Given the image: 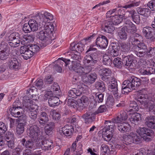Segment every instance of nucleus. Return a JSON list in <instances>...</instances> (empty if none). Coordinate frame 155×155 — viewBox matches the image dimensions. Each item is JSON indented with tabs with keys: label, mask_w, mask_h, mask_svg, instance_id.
Returning a JSON list of instances; mask_svg holds the SVG:
<instances>
[{
	"label": "nucleus",
	"mask_w": 155,
	"mask_h": 155,
	"mask_svg": "<svg viewBox=\"0 0 155 155\" xmlns=\"http://www.w3.org/2000/svg\"><path fill=\"white\" fill-rule=\"evenodd\" d=\"M131 134L133 143L137 144L142 142V138L140 136V135H138L135 133H131Z\"/></svg>",
	"instance_id": "42"
},
{
	"label": "nucleus",
	"mask_w": 155,
	"mask_h": 155,
	"mask_svg": "<svg viewBox=\"0 0 155 155\" xmlns=\"http://www.w3.org/2000/svg\"><path fill=\"white\" fill-rule=\"evenodd\" d=\"M49 120L48 116L47 114L45 112H42L38 119V121L39 122L41 125L44 126Z\"/></svg>",
	"instance_id": "29"
},
{
	"label": "nucleus",
	"mask_w": 155,
	"mask_h": 155,
	"mask_svg": "<svg viewBox=\"0 0 155 155\" xmlns=\"http://www.w3.org/2000/svg\"><path fill=\"white\" fill-rule=\"evenodd\" d=\"M7 50L8 51H10L8 46V44L4 41H2L0 44V51H6Z\"/></svg>",
	"instance_id": "55"
},
{
	"label": "nucleus",
	"mask_w": 155,
	"mask_h": 155,
	"mask_svg": "<svg viewBox=\"0 0 155 155\" xmlns=\"http://www.w3.org/2000/svg\"><path fill=\"white\" fill-rule=\"evenodd\" d=\"M117 129L122 133H126L129 132L130 130V126L129 124L124 123H117Z\"/></svg>",
	"instance_id": "27"
},
{
	"label": "nucleus",
	"mask_w": 155,
	"mask_h": 155,
	"mask_svg": "<svg viewBox=\"0 0 155 155\" xmlns=\"http://www.w3.org/2000/svg\"><path fill=\"white\" fill-rule=\"evenodd\" d=\"M104 94L102 93H96L94 97V101L95 102L93 104V107H96L98 104L101 103L104 100Z\"/></svg>",
	"instance_id": "32"
},
{
	"label": "nucleus",
	"mask_w": 155,
	"mask_h": 155,
	"mask_svg": "<svg viewBox=\"0 0 155 155\" xmlns=\"http://www.w3.org/2000/svg\"><path fill=\"white\" fill-rule=\"evenodd\" d=\"M126 31L128 33L130 34L129 39V42L130 43V39L132 35H134V37L136 38H137V34L135 33L137 31L136 27L134 24L129 26H124L123 27Z\"/></svg>",
	"instance_id": "21"
},
{
	"label": "nucleus",
	"mask_w": 155,
	"mask_h": 155,
	"mask_svg": "<svg viewBox=\"0 0 155 155\" xmlns=\"http://www.w3.org/2000/svg\"><path fill=\"white\" fill-rule=\"evenodd\" d=\"M120 47L122 50L124 52L128 51L130 49V46L127 43H121L120 44Z\"/></svg>",
	"instance_id": "56"
},
{
	"label": "nucleus",
	"mask_w": 155,
	"mask_h": 155,
	"mask_svg": "<svg viewBox=\"0 0 155 155\" xmlns=\"http://www.w3.org/2000/svg\"><path fill=\"white\" fill-rule=\"evenodd\" d=\"M96 115V114L95 112H88L84 114L82 117L84 119L85 123L86 124H89L91 123L95 120Z\"/></svg>",
	"instance_id": "20"
},
{
	"label": "nucleus",
	"mask_w": 155,
	"mask_h": 155,
	"mask_svg": "<svg viewBox=\"0 0 155 155\" xmlns=\"http://www.w3.org/2000/svg\"><path fill=\"white\" fill-rule=\"evenodd\" d=\"M140 79L134 76H130L127 80L124 81L123 83L122 93L123 94H127L132 90H135L141 84Z\"/></svg>",
	"instance_id": "4"
},
{
	"label": "nucleus",
	"mask_w": 155,
	"mask_h": 155,
	"mask_svg": "<svg viewBox=\"0 0 155 155\" xmlns=\"http://www.w3.org/2000/svg\"><path fill=\"white\" fill-rule=\"evenodd\" d=\"M59 89L60 87L58 84L56 83H54L51 86V91L49 92H48L47 94H48V93H49L50 94H53V91L54 94H55L57 95H59V94L58 93L59 92Z\"/></svg>",
	"instance_id": "38"
},
{
	"label": "nucleus",
	"mask_w": 155,
	"mask_h": 155,
	"mask_svg": "<svg viewBox=\"0 0 155 155\" xmlns=\"http://www.w3.org/2000/svg\"><path fill=\"white\" fill-rule=\"evenodd\" d=\"M50 114L53 120H58L60 119L61 115L56 110H51Z\"/></svg>",
	"instance_id": "45"
},
{
	"label": "nucleus",
	"mask_w": 155,
	"mask_h": 155,
	"mask_svg": "<svg viewBox=\"0 0 155 155\" xmlns=\"http://www.w3.org/2000/svg\"><path fill=\"white\" fill-rule=\"evenodd\" d=\"M36 145L38 148H41L45 150H49L53 148L52 142L51 140H46L42 136H40L38 139L36 140Z\"/></svg>",
	"instance_id": "9"
},
{
	"label": "nucleus",
	"mask_w": 155,
	"mask_h": 155,
	"mask_svg": "<svg viewBox=\"0 0 155 155\" xmlns=\"http://www.w3.org/2000/svg\"><path fill=\"white\" fill-rule=\"evenodd\" d=\"M130 38V43L132 45H138L139 51L142 52V53H145L147 50V47L146 44L143 42H141L137 38H135L134 37V35H132Z\"/></svg>",
	"instance_id": "11"
},
{
	"label": "nucleus",
	"mask_w": 155,
	"mask_h": 155,
	"mask_svg": "<svg viewBox=\"0 0 155 155\" xmlns=\"http://www.w3.org/2000/svg\"><path fill=\"white\" fill-rule=\"evenodd\" d=\"M4 138L5 140H15V135L13 131H8L5 134Z\"/></svg>",
	"instance_id": "48"
},
{
	"label": "nucleus",
	"mask_w": 155,
	"mask_h": 155,
	"mask_svg": "<svg viewBox=\"0 0 155 155\" xmlns=\"http://www.w3.org/2000/svg\"><path fill=\"white\" fill-rule=\"evenodd\" d=\"M147 6L151 10L155 11V1H150L147 4Z\"/></svg>",
	"instance_id": "64"
},
{
	"label": "nucleus",
	"mask_w": 155,
	"mask_h": 155,
	"mask_svg": "<svg viewBox=\"0 0 155 155\" xmlns=\"http://www.w3.org/2000/svg\"><path fill=\"white\" fill-rule=\"evenodd\" d=\"M137 101L143 105L147 111L153 114L155 109L154 102L153 101L148 99L147 94H142L139 96L137 99Z\"/></svg>",
	"instance_id": "5"
},
{
	"label": "nucleus",
	"mask_w": 155,
	"mask_h": 155,
	"mask_svg": "<svg viewBox=\"0 0 155 155\" xmlns=\"http://www.w3.org/2000/svg\"><path fill=\"white\" fill-rule=\"evenodd\" d=\"M145 124L148 127L155 129V116H150L147 117Z\"/></svg>",
	"instance_id": "30"
},
{
	"label": "nucleus",
	"mask_w": 155,
	"mask_h": 155,
	"mask_svg": "<svg viewBox=\"0 0 155 155\" xmlns=\"http://www.w3.org/2000/svg\"><path fill=\"white\" fill-rule=\"evenodd\" d=\"M40 47L36 44L29 45L26 46L25 45L23 46H21L20 48V51L23 50V51H25L24 54H27L28 53H29L30 55H31V53L33 54L38 51L40 49Z\"/></svg>",
	"instance_id": "10"
},
{
	"label": "nucleus",
	"mask_w": 155,
	"mask_h": 155,
	"mask_svg": "<svg viewBox=\"0 0 155 155\" xmlns=\"http://www.w3.org/2000/svg\"><path fill=\"white\" fill-rule=\"evenodd\" d=\"M131 133L129 135L127 136L124 139L123 143L126 145H129L133 143L132 137H131Z\"/></svg>",
	"instance_id": "51"
},
{
	"label": "nucleus",
	"mask_w": 155,
	"mask_h": 155,
	"mask_svg": "<svg viewBox=\"0 0 155 155\" xmlns=\"http://www.w3.org/2000/svg\"><path fill=\"white\" fill-rule=\"evenodd\" d=\"M21 64L17 59H13L10 61L8 64L10 69L15 70H18L21 68Z\"/></svg>",
	"instance_id": "25"
},
{
	"label": "nucleus",
	"mask_w": 155,
	"mask_h": 155,
	"mask_svg": "<svg viewBox=\"0 0 155 155\" xmlns=\"http://www.w3.org/2000/svg\"><path fill=\"white\" fill-rule=\"evenodd\" d=\"M7 126L3 122H0V134H2L7 130Z\"/></svg>",
	"instance_id": "57"
},
{
	"label": "nucleus",
	"mask_w": 155,
	"mask_h": 155,
	"mask_svg": "<svg viewBox=\"0 0 155 155\" xmlns=\"http://www.w3.org/2000/svg\"><path fill=\"white\" fill-rule=\"evenodd\" d=\"M83 75L81 78L83 82L87 84H93L95 82L97 78V75L95 73H91L90 74H82Z\"/></svg>",
	"instance_id": "12"
},
{
	"label": "nucleus",
	"mask_w": 155,
	"mask_h": 155,
	"mask_svg": "<svg viewBox=\"0 0 155 155\" xmlns=\"http://www.w3.org/2000/svg\"><path fill=\"white\" fill-rule=\"evenodd\" d=\"M60 100L59 98L56 97H52L49 98L48 103L51 107H54L59 105Z\"/></svg>",
	"instance_id": "36"
},
{
	"label": "nucleus",
	"mask_w": 155,
	"mask_h": 155,
	"mask_svg": "<svg viewBox=\"0 0 155 155\" xmlns=\"http://www.w3.org/2000/svg\"><path fill=\"white\" fill-rule=\"evenodd\" d=\"M77 92V90L74 88L70 90L68 92V97L73 98H76L77 96L79 95Z\"/></svg>",
	"instance_id": "53"
},
{
	"label": "nucleus",
	"mask_w": 155,
	"mask_h": 155,
	"mask_svg": "<svg viewBox=\"0 0 155 155\" xmlns=\"http://www.w3.org/2000/svg\"><path fill=\"white\" fill-rule=\"evenodd\" d=\"M31 28V27L28 22V23H25L23 25L22 30L25 33H28L32 31Z\"/></svg>",
	"instance_id": "58"
},
{
	"label": "nucleus",
	"mask_w": 155,
	"mask_h": 155,
	"mask_svg": "<svg viewBox=\"0 0 155 155\" xmlns=\"http://www.w3.org/2000/svg\"><path fill=\"white\" fill-rule=\"evenodd\" d=\"M96 44L100 48H105L107 45L108 40L105 36L100 35L97 38Z\"/></svg>",
	"instance_id": "19"
},
{
	"label": "nucleus",
	"mask_w": 155,
	"mask_h": 155,
	"mask_svg": "<svg viewBox=\"0 0 155 155\" xmlns=\"http://www.w3.org/2000/svg\"><path fill=\"white\" fill-rule=\"evenodd\" d=\"M152 30V28L149 26L144 27L143 28V32L145 35V36L146 37L148 34L150 33Z\"/></svg>",
	"instance_id": "60"
},
{
	"label": "nucleus",
	"mask_w": 155,
	"mask_h": 155,
	"mask_svg": "<svg viewBox=\"0 0 155 155\" xmlns=\"http://www.w3.org/2000/svg\"><path fill=\"white\" fill-rule=\"evenodd\" d=\"M108 89L114 95L115 99H118L120 98V95L118 92L117 85L108 84Z\"/></svg>",
	"instance_id": "26"
},
{
	"label": "nucleus",
	"mask_w": 155,
	"mask_h": 155,
	"mask_svg": "<svg viewBox=\"0 0 155 155\" xmlns=\"http://www.w3.org/2000/svg\"><path fill=\"white\" fill-rule=\"evenodd\" d=\"M23 38L26 41H28V42L33 41L35 39V37L33 35H27L24 36Z\"/></svg>",
	"instance_id": "63"
},
{
	"label": "nucleus",
	"mask_w": 155,
	"mask_h": 155,
	"mask_svg": "<svg viewBox=\"0 0 155 155\" xmlns=\"http://www.w3.org/2000/svg\"><path fill=\"white\" fill-rule=\"evenodd\" d=\"M91 60L84 59L83 60L84 64L87 65V66L82 67L80 66V61L77 59H75L72 62V67L71 69L74 70L75 72L79 74H87L91 71L92 69L91 66H93L96 62L97 61L94 59H91Z\"/></svg>",
	"instance_id": "3"
},
{
	"label": "nucleus",
	"mask_w": 155,
	"mask_h": 155,
	"mask_svg": "<svg viewBox=\"0 0 155 155\" xmlns=\"http://www.w3.org/2000/svg\"><path fill=\"white\" fill-rule=\"evenodd\" d=\"M111 46L112 49H111L110 48V56L111 57H114L117 56L118 55V51H119L120 48V46L118 43H112Z\"/></svg>",
	"instance_id": "24"
},
{
	"label": "nucleus",
	"mask_w": 155,
	"mask_h": 155,
	"mask_svg": "<svg viewBox=\"0 0 155 155\" xmlns=\"http://www.w3.org/2000/svg\"><path fill=\"white\" fill-rule=\"evenodd\" d=\"M139 72L143 75H149L155 73V69L152 67L141 68L139 70Z\"/></svg>",
	"instance_id": "28"
},
{
	"label": "nucleus",
	"mask_w": 155,
	"mask_h": 155,
	"mask_svg": "<svg viewBox=\"0 0 155 155\" xmlns=\"http://www.w3.org/2000/svg\"><path fill=\"white\" fill-rule=\"evenodd\" d=\"M107 110V108L105 105H101L98 108L97 110L95 111V112L96 114H97L100 113H102L106 112Z\"/></svg>",
	"instance_id": "59"
},
{
	"label": "nucleus",
	"mask_w": 155,
	"mask_h": 155,
	"mask_svg": "<svg viewBox=\"0 0 155 155\" xmlns=\"http://www.w3.org/2000/svg\"><path fill=\"white\" fill-rule=\"evenodd\" d=\"M99 73L102 76V80L106 82H108L111 80L110 75L111 73L110 70L108 68H103L99 71Z\"/></svg>",
	"instance_id": "18"
},
{
	"label": "nucleus",
	"mask_w": 155,
	"mask_h": 155,
	"mask_svg": "<svg viewBox=\"0 0 155 155\" xmlns=\"http://www.w3.org/2000/svg\"><path fill=\"white\" fill-rule=\"evenodd\" d=\"M96 49L90 48L86 51V58H97L100 57L99 56V54L93 51L94 50H95Z\"/></svg>",
	"instance_id": "35"
},
{
	"label": "nucleus",
	"mask_w": 155,
	"mask_h": 155,
	"mask_svg": "<svg viewBox=\"0 0 155 155\" xmlns=\"http://www.w3.org/2000/svg\"><path fill=\"white\" fill-rule=\"evenodd\" d=\"M44 81L45 84H51L53 81V78L51 75L47 76L45 77Z\"/></svg>",
	"instance_id": "61"
},
{
	"label": "nucleus",
	"mask_w": 155,
	"mask_h": 155,
	"mask_svg": "<svg viewBox=\"0 0 155 155\" xmlns=\"http://www.w3.org/2000/svg\"><path fill=\"white\" fill-rule=\"evenodd\" d=\"M127 13L129 14V16L137 24H139L140 22V15L134 10L128 11Z\"/></svg>",
	"instance_id": "22"
},
{
	"label": "nucleus",
	"mask_w": 155,
	"mask_h": 155,
	"mask_svg": "<svg viewBox=\"0 0 155 155\" xmlns=\"http://www.w3.org/2000/svg\"><path fill=\"white\" fill-rule=\"evenodd\" d=\"M77 101L72 98L68 99V107L71 109L76 108Z\"/></svg>",
	"instance_id": "52"
},
{
	"label": "nucleus",
	"mask_w": 155,
	"mask_h": 155,
	"mask_svg": "<svg viewBox=\"0 0 155 155\" xmlns=\"http://www.w3.org/2000/svg\"><path fill=\"white\" fill-rule=\"evenodd\" d=\"M25 125V122L18 123L16 128V131L17 134L20 135L23 133Z\"/></svg>",
	"instance_id": "41"
},
{
	"label": "nucleus",
	"mask_w": 155,
	"mask_h": 155,
	"mask_svg": "<svg viewBox=\"0 0 155 155\" xmlns=\"http://www.w3.org/2000/svg\"><path fill=\"white\" fill-rule=\"evenodd\" d=\"M66 59H58V60L54 62V65L53 67L54 70L58 72H61L62 71V68L61 65H62L60 63L61 61L65 62V65L67 66L68 64L67 62H65Z\"/></svg>",
	"instance_id": "31"
},
{
	"label": "nucleus",
	"mask_w": 155,
	"mask_h": 155,
	"mask_svg": "<svg viewBox=\"0 0 155 155\" xmlns=\"http://www.w3.org/2000/svg\"><path fill=\"white\" fill-rule=\"evenodd\" d=\"M104 28L103 30L106 32L111 33L115 29L114 27L112 25V23L110 21H106L104 22Z\"/></svg>",
	"instance_id": "33"
},
{
	"label": "nucleus",
	"mask_w": 155,
	"mask_h": 155,
	"mask_svg": "<svg viewBox=\"0 0 155 155\" xmlns=\"http://www.w3.org/2000/svg\"><path fill=\"white\" fill-rule=\"evenodd\" d=\"M136 132L146 142L151 141L153 135V132L152 130L145 127H139Z\"/></svg>",
	"instance_id": "8"
},
{
	"label": "nucleus",
	"mask_w": 155,
	"mask_h": 155,
	"mask_svg": "<svg viewBox=\"0 0 155 155\" xmlns=\"http://www.w3.org/2000/svg\"><path fill=\"white\" fill-rule=\"evenodd\" d=\"M36 140L31 138L27 141L25 142V146L26 148L30 149H33V150L35 149V141Z\"/></svg>",
	"instance_id": "39"
},
{
	"label": "nucleus",
	"mask_w": 155,
	"mask_h": 155,
	"mask_svg": "<svg viewBox=\"0 0 155 155\" xmlns=\"http://www.w3.org/2000/svg\"><path fill=\"white\" fill-rule=\"evenodd\" d=\"M114 100L113 96L110 95L107 97L106 104L109 107H111L114 104Z\"/></svg>",
	"instance_id": "49"
},
{
	"label": "nucleus",
	"mask_w": 155,
	"mask_h": 155,
	"mask_svg": "<svg viewBox=\"0 0 155 155\" xmlns=\"http://www.w3.org/2000/svg\"><path fill=\"white\" fill-rule=\"evenodd\" d=\"M54 123L53 122L49 123L47 124L45 128V132L46 134H48L52 131L54 127Z\"/></svg>",
	"instance_id": "47"
},
{
	"label": "nucleus",
	"mask_w": 155,
	"mask_h": 155,
	"mask_svg": "<svg viewBox=\"0 0 155 155\" xmlns=\"http://www.w3.org/2000/svg\"><path fill=\"white\" fill-rule=\"evenodd\" d=\"M112 25H117L120 24L123 21V16L121 15H115L114 16H110Z\"/></svg>",
	"instance_id": "34"
},
{
	"label": "nucleus",
	"mask_w": 155,
	"mask_h": 155,
	"mask_svg": "<svg viewBox=\"0 0 155 155\" xmlns=\"http://www.w3.org/2000/svg\"><path fill=\"white\" fill-rule=\"evenodd\" d=\"M84 45L82 44L81 42L77 43L75 42H73L70 45V49L72 51H74L75 53L73 52H71L69 55L71 56V58H81L80 53L84 51L83 47Z\"/></svg>",
	"instance_id": "7"
},
{
	"label": "nucleus",
	"mask_w": 155,
	"mask_h": 155,
	"mask_svg": "<svg viewBox=\"0 0 155 155\" xmlns=\"http://www.w3.org/2000/svg\"><path fill=\"white\" fill-rule=\"evenodd\" d=\"M144 59H143V61H141V64L140 66L142 65H146L148 66H154V63L153 59H145V61Z\"/></svg>",
	"instance_id": "44"
},
{
	"label": "nucleus",
	"mask_w": 155,
	"mask_h": 155,
	"mask_svg": "<svg viewBox=\"0 0 155 155\" xmlns=\"http://www.w3.org/2000/svg\"><path fill=\"white\" fill-rule=\"evenodd\" d=\"M50 21L47 22L41 28V30L37 33V37L41 42L40 44L41 48H44L47 45L53 43L55 39L56 35L54 32V27Z\"/></svg>",
	"instance_id": "1"
},
{
	"label": "nucleus",
	"mask_w": 155,
	"mask_h": 155,
	"mask_svg": "<svg viewBox=\"0 0 155 155\" xmlns=\"http://www.w3.org/2000/svg\"><path fill=\"white\" fill-rule=\"evenodd\" d=\"M95 87L99 91H104L106 89L104 83L102 81H97L95 84Z\"/></svg>",
	"instance_id": "40"
},
{
	"label": "nucleus",
	"mask_w": 155,
	"mask_h": 155,
	"mask_svg": "<svg viewBox=\"0 0 155 155\" xmlns=\"http://www.w3.org/2000/svg\"><path fill=\"white\" fill-rule=\"evenodd\" d=\"M35 85L38 89H41L44 86L43 80L42 79H40L36 81L35 82Z\"/></svg>",
	"instance_id": "62"
},
{
	"label": "nucleus",
	"mask_w": 155,
	"mask_h": 155,
	"mask_svg": "<svg viewBox=\"0 0 155 155\" xmlns=\"http://www.w3.org/2000/svg\"><path fill=\"white\" fill-rule=\"evenodd\" d=\"M38 106L35 104H32L27 107V110L28 112L29 117L34 120L37 118L38 112Z\"/></svg>",
	"instance_id": "14"
},
{
	"label": "nucleus",
	"mask_w": 155,
	"mask_h": 155,
	"mask_svg": "<svg viewBox=\"0 0 155 155\" xmlns=\"http://www.w3.org/2000/svg\"><path fill=\"white\" fill-rule=\"evenodd\" d=\"M76 118L73 116L72 117L68 118V138L71 137V135L74 131V125L76 124Z\"/></svg>",
	"instance_id": "23"
},
{
	"label": "nucleus",
	"mask_w": 155,
	"mask_h": 155,
	"mask_svg": "<svg viewBox=\"0 0 155 155\" xmlns=\"http://www.w3.org/2000/svg\"><path fill=\"white\" fill-rule=\"evenodd\" d=\"M53 18V15L47 12H45L43 14L39 12L37 13L33 19L30 20L28 23L32 31H34L38 29L40 30L47 22L52 20Z\"/></svg>",
	"instance_id": "2"
},
{
	"label": "nucleus",
	"mask_w": 155,
	"mask_h": 155,
	"mask_svg": "<svg viewBox=\"0 0 155 155\" xmlns=\"http://www.w3.org/2000/svg\"><path fill=\"white\" fill-rule=\"evenodd\" d=\"M143 59H126L125 65L131 68L140 67L141 61Z\"/></svg>",
	"instance_id": "13"
},
{
	"label": "nucleus",
	"mask_w": 155,
	"mask_h": 155,
	"mask_svg": "<svg viewBox=\"0 0 155 155\" xmlns=\"http://www.w3.org/2000/svg\"><path fill=\"white\" fill-rule=\"evenodd\" d=\"M133 114L130 119V121L131 123H134L139 121L141 119V115L139 113Z\"/></svg>",
	"instance_id": "46"
},
{
	"label": "nucleus",
	"mask_w": 155,
	"mask_h": 155,
	"mask_svg": "<svg viewBox=\"0 0 155 155\" xmlns=\"http://www.w3.org/2000/svg\"><path fill=\"white\" fill-rule=\"evenodd\" d=\"M22 36L17 32H13L8 36L9 41H12L15 45V47H18L20 45L21 39Z\"/></svg>",
	"instance_id": "15"
},
{
	"label": "nucleus",
	"mask_w": 155,
	"mask_h": 155,
	"mask_svg": "<svg viewBox=\"0 0 155 155\" xmlns=\"http://www.w3.org/2000/svg\"><path fill=\"white\" fill-rule=\"evenodd\" d=\"M113 63L115 67L119 68H121L123 64L121 59H114Z\"/></svg>",
	"instance_id": "54"
},
{
	"label": "nucleus",
	"mask_w": 155,
	"mask_h": 155,
	"mask_svg": "<svg viewBox=\"0 0 155 155\" xmlns=\"http://www.w3.org/2000/svg\"><path fill=\"white\" fill-rule=\"evenodd\" d=\"M105 127L103 129L102 137L107 141H109L113 137V132L114 128V123L110 122L109 121H105Z\"/></svg>",
	"instance_id": "6"
},
{
	"label": "nucleus",
	"mask_w": 155,
	"mask_h": 155,
	"mask_svg": "<svg viewBox=\"0 0 155 155\" xmlns=\"http://www.w3.org/2000/svg\"><path fill=\"white\" fill-rule=\"evenodd\" d=\"M101 151L102 155H105L107 154L110 151V149L108 145L103 144L101 145Z\"/></svg>",
	"instance_id": "50"
},
{
	"label": "nucleus",
	"mask_w": 155,
	"mask_h": 155,
	"mask_svg": "<svg viewBox=\"0 0 155 155\" xmlns=\"http://www.w3.org/2000/svg\"><path fill=\"white\" fill-rule=\"evenodd\" d=\"M127 117L128 116L126 112L124 111H121L116 118L112 119V121H109V122H113L115 127V123H124V121L126 120Z\"/></svg>",
	"instance_id": "17"
},
{
	"label": "nucleus",
	"mask_w": 155,
	"mask_h": 155,
	"mask_svg": "<svg viewBox=\"0 0 155 155\" xmlns=\"http://www.w3.org/2000/svg\"><path fill=\"white\" fill-rule=\"evenodd\" d=\"M125 29L122 28L118 32V35L120 39L122 40H125L127 38V34Z\"/></svg>",
	"instance_id": "43"
},
{
	"label": "nucleus",
	"mask_w": 155,
	"mask_h": 155,
	"mask_svg": "<svg viewBox=\"0 0 155 155\" xmlns=\"http://www.w3.org/2000/svg\"><path fill=\"white\" fill-rule=\"evenodd\" d=\"M40 128L37 125H32L29 128V136L30 137L34 140H38L40 135Z\"/></svg>",
	"instance_id": "16"
},
{
	"label": "nucleus",
	"mask_w": 155,
	"mask_h": 155,
	"mask_svg": "<svg viewBox=\"0 0 155 155\" xmlns=\"http://www.w3.org/2000/svg\"><path fill=\"white\" fill-rule=\"evenodd\" d=\"M139 110V106L137 102L132 101L130 102L129 106V112H132L134 113Z\"/></svg>",
	"instance_id": "37"
}]
</instances>
